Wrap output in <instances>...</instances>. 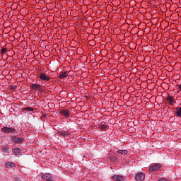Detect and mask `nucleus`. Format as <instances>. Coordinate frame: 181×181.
Listing matches in <instances>:
<instances>
[{
	"mask_svg": "<svg viewBox=\"0 0 181 181\" xmlns=\"http://www.w3.org/2000/svg\"><path fill=\"white\" fill-rule=\"evenodd\" d=\"M68 76H69V71H66L62 72V74L59 75V78L62 80L63 78H66V77H67Z\"/></svg>",
	"mask_w": 181,
	"mask_h": 181,
	"instance_id": "6e6552de",
	"label": "nucleus"
},
{
	"mask_svg": "<svg viewBox=\"0 0 181 181\" xmlns=\"http://www.w3.org/2000/svg\"><path fill=\"white\" fill-rule=\"evenodd\" d=\"M5 165L6 168H15V166H16V165H15V163L12 162L6 163Z\"/></svg>",
	"mask_w": 181,
	"mask_h": 181,
	"instance_id": "ddd939ff",
	"label": "nucleus"
},
{
	"mask_svg": "<svg viewBox=\"0 0 181 181\" xmlns=\"http://www.w3.org/2000/svg\"><path fill=\"white\" fill-rule=\"evenodd\" d=\"M2 152H4V153H11V148H8V147H4L1 149Z\"/></svg>",
	"mask_w": 181,
	"mask_h": 181,
	"instance_id": "2eb2a0df",
	"label": "nucleus"
},
{
	"mask_svg": "<svg viewBox=\"0 0 181 181\" xmlns=\"http://www.w3.org/2000/svg\"><path fill=\"white\" fill-rule=\"evenodd\" d=\"M145 180V174L144 173H139L136 175V180L142 181Z\"/></svg>",
	"mask_w": 181,
	"mask_h": 181,
	"instance_id": "f03ea898",
	"label": "nucleus"
},
{
	"mask_svg": "<svg viewBox=\"0 0 181 181\" xmlns=\"http://www.w3.org/2000/svg\"><path fill=\"white\" fill-rule=\"evenodd\" d=\"M39 77H40V80H43L44 81H49L50 80V77L46 76V74H45L43 73H40L39 74Z\"/></svg>",
	"mask_w": 181,
	"mask_h": 181,
	"instance_id": "7ed1b4c3",
	"label": "nucleus"
},
{
	"mask_svg": "<svg viewBox=\"0 0 181 181\" xmlns=\"http://www.w3.org/2000/svg\"><path fill=\"white\" fill-rule=\"evenodd\" d=\"M162 168L160 164H154L149 168V173H152V172H156V170H159Z\"/></svg>",
	"mask_w": 181,
	"mask_h": 181,
	"instance_id": "f257e3e1",
	"label": "nucleus"
},
{
	"mask_svg": "<svg viewBox=\"0 0 181 181\" xmlns=\"http://www.w3.org/2000/svg\"><path fill=\"white\" fill-rule=\"evenodd\" d=\"M13 141L16 144H22V141H23V139H22L21 137H13Z\"/></svg>",
	"mask_w": 181,
	"mask_h": 181,
	"instance_id": "9b49d317",
	"label": "nucleus"
},
{
	"mask_svg": "<svg viewBox=\"0 0 181 181\" xmlns=\"http://www.w3.org/2000/svg\"><path fill=\"white\" fill-rule=\"evenodd\" d=\"M42 178L44 179V180L52 181V174L45 173L42 175Z\"/></svg>",
	"mask_w": 181,
	"mask_h": 181,
	"instance_id": "423d86ee",
	"label": "nucleus"
},
{
	"mask_svg": "<svg viewBox=\"0 0 181 181\" xmlns=\"http://www.w3.org/2000/svg\"><path fill=\"white\" fill-rule=\"evenodd\" d=\"M178 90H181V85L178 86Z\"/></svg>",
	"mask_w": 181,
	"mask_h": 181,
	"instance_id": "4be33fe9",
	"label": "nucleus"
},
{
	"mask_svg": "<svg viewBox=\"0 0 181 181\" xmlns=\"http://www.w3.org/2000/svg\"><path fill=\"white\" fill-rule=\"evenodd\" d=\"M40 87V84L33 83L30 85V88H32V90H41Z\"/></svg>",
	"mask_w": 181,
	"mask_h": 181,
	"instance_id": "1a4fd4ad",
	"label": "nucleus"
},
{
	"mask_svg": "<svg viewBox=\"0 0 181 181\" xmlns=\"http://www.w3.org/2000/svg\"><path fill=\"white\" fill-rule=\"evenodd\" d=\"M110 159L112 160V162H115L117 160V157L112 156L110 157Z\"/></svg>",
	"mask_w": 181,
	"mask_h": 181,
	"instance_id": "6ab92c4d",
	"label": "nucleus"
},
{
	"mask_svg": "<svg viewBox=\"0 0 181 181\" xmlns=\"http://www.w3.org/2000/svg\"><path fill=\"white\" fill-rule=\"evenodd\" d=\"M108 125H107V123H105V122H102L98 124V128L100 129H102L103 131L104 129H107Z\"/></svg>",
	"mask_w": 181,
	"mask_h": 181,
	"instance_id": "0eeeda50",
	"label": "nucleus"
},
{
	"mask_svg": "<svg viewBox=\"0 0 181 181\" xmlns=\"http://www.w3.org/2000/svg\"><path fill=\"white\" fill-rule=\"evenodd\" d=\"M59 135H62V136H67V135H70V132H59Z\"/></svg>",
	"mask_w": 181,
	"mask_h": 181,
	"instance_id": "f3484780",
	"label": "nucleus"
},
{
	"mask_svg": "<svg viewBox=\"0 0 181 181\" xmlns=\"http://www.w3.org/2000/svg\"><path fill=\"white\" fill-rule=\"evenodd\" d=\"M13 152L15 155H19V153H21V149L16 148H14Z\"/></svg>",
	"mask_w": 181,
	"mask_h": 181,
	"instance_id": "a211bd4d",
	"label": "nucleus"
},
{
	"mask_svg": "<svg viewBox=\"0 0 181 181\" xmlns=\"http://www.w3.org/2000/svg\"><path fill=\"white\" fill-rule=\"evenodd\" d=\"M2 130L4 132H6L7 134H11L12 132H15V131H16V129L11 127H4Z\"/></svg>",
	"mask_w": 181,
	"mask_h": 181,
	"instance_id": "39448f33",
	"label": "nucleus"
},
{
	"mask_svg": "<svg viewBox=\"0 0 181 181\" xmlns=\"http://www.w3.org/2000/svg\"><path fill=\"white\" fill-rule=\"evenodd\" d=\"M6 50H7L6 48H2L1 51V54H4L5 53V52H6Z\"/></svg>",
	"mask_w": 181,
	"mask_h": 181,
	"instance_id": "412c9836",
	"label": "nucleus"
},
{
	"mask_svg": "<svg viewBox=\"0 0 181 181\" xmlns=\"http://www.w3.org/2000/svg\"><path fill=\"white\" fill-rule=\"evenodd\" d=\"M33 107H25L23 109L24 111H33Z\"/></svg>",
	"mask_w": 181,
	"mask_h": 181,
	"instance_id": "aec40b11",
	"label": "nucleus"
},
{
	"mask_svg": "<svg viewBox=\"0 0 181 181\" xmlns=\"http://www.w3.org/2000/svg\"><path fill=\"white\" fill-rule=\"evenodd\" d=\"M117 153H119L120 155H128V151L127 150H118Z\"/></svg>",
	"mask_w": 181,
	"mask_h": 181,
	"instance_id": "4468645a",
	"label": "nucleus"
},
{
	"mask_svg": "<svg viewBox=\"0 0 181 181\" xmlns=\"http://www.w3.org/2000/svg\"><path fill=\"white\" fill-rule=\"evenodd\" d=\"M165 100H166V101L169 102V104L170 105H173V103H175V100L173 99V97L168 96Z\"/></svg>",
	"mask_w": 181,
	"mask_h": 181,
	"instance_id": "f8f14e48",
	"label": "nucleus"
},
{
	"mask_svg": "<svg viewBox=\"0 0 181 181\" xmlns=\"http://www.w3.org/2000/svg\"><path fill=\"white\" fill-rule=\"evenodd\" d=\"M175 114H176L177 117H179V118H181V107L177 108Z\"/></svg>",
	"mask_w": 181,
	"mask_h": 181,
	"instance_id": "dca6fc26",
	"label": "nucleus"
},
{
	"mask_svg": "<svg viewBox=\"0 0 181 181\" xmlns=\"http://www.w3.org/2000/svg\"><path fill=\"white\" fill-rule=\"evenodd\" d=\"M112 180L113 181H124V177L119 175H115L112 176Z\"/></svg>",
	"mask_w": 181,
	"mask_h": 181,
	"instance_id": "20e7f679",
	"label": "nucleus"
},
{
	"mask_svg": "<svg viewBox=\"0 0 181 181\" xmlns=\"http://www.w3.org/2000/svg\"><path fill=\"white\" fill-rule=\"evenodd\" d=\"M60 114H62V115H64V117H66V118H69V117H70V113H69L66 110H62L60 111Z\"/></svg>",
	"mask_w": 181,
	"mask_h": 181,
	"instance_id": "9d476101",
	"label": "nucleus"
}]
</instances>
